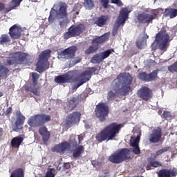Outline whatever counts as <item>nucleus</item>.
Listing matches in <instances>:
<instances>
[{"instance_id":"f257e3e1","label":"nucleus","mask_w":177,"mask_h":177,"mask_svg":"<svg viewBox=\"0 0 177 177\" xmlns=\"http://www.w3.org/2000/svg\"><path fill=\"white\" fill-rule=\"evenodd\" d=\"M118 83L117 86L118 88L115 90L111 91L108 94V99H113L115 96V93H123V95H127L129 91H131V83L132 82V76L129 74L122 73L118 77Z\"/></svg>"},{"instance_id":"7ed1b4c3","label":"nucleus","mask_w":177,"mask_h":177,"mask_svg":"<svg viewBox=\"0 0 177 177\" xmlns=\"http://www.w3.org/2000/svg\"><path fill=\"white\" fill-rule=\"evenodd\" d=\"M66 16H67V5L61 3L53 6L50 12L48 21L53 23V21L60 20V19H64Z\"/></svg>"},{"instance_id":"5701e85b","label":"nucleus","mask_w":177,"mask_h":177,"mask_svg":"<svg viewBox=\"0 0 177 177\" xmlns=\"http://www.w3.org/2000/svg\"><path fill=\"white\" fill-rule=\"evenodd\" d=\"M149 38V35L145 33L140 35V38L137 40L136 45L139 49H143L146 46V39Z\"/></svg>"},{"instance_id":"79ce46f5","label":"nucleus","mask_w":177,"mask_h":177,"mask_svg":"<svg viewBox=\"0 0 177 177\" xmlns=\"http://www.w3.org/2000/svg\"><path fill=\"white\" fill-rule=\"evenodd\" d=\"M148 75L151 78L149 79V81H153V80H156V78H157V71H154L153 73Z\"/></svg>"},{"instance_id":"6e6552de","label":"nucleus","mask_w":177,"mask_h":177,"mask_svg":"<svg viewBox=\"0 0 177 177\" xmlns=\"http://www.w3.org/2000/svg\"><path fill=\"white\" fill-rule=\"evenodd\" d=\"M85 30V25L82 24L73 25L68 28V32L64 34V37L65 39H68V38H71V37H78L81 35Z\"/></svg>"},{"instance_id":"09e8293b","label":"nucleus","mask_w":177,"mask_h":177,"mask_svg":"<svg viewBox=\"0 0 177 177\" xmlns=\"http://www.w3.org/2000/svg\"><path fill=\"white\" fill-rule=\"evenodd\" d=\"M112 3H115L118 6H122V2L120 0H111Z\"/></svg>"},{"instance_id":"dca6fc26","label":"nucleus","mask_w":177,"mask_h":177,"mask_svg":"<svg viewBox=\"0 0 177 177\" xmlns=\"http://www.w3.org/2000/svg\"><path fill=\"white\" fill-rule=\"evenodd\" d=\"M140 140V134L131 136L130 140V146L133 147L132 152L134 154H140V148H139V141Z\"/></svg>"},{"instance_id":"c03bdc74","label":"nucleus","mask_w":177,"mask_h":177,"mask_svg":"<svg viewBox=\"0 0 177 177\" xmlns=\"http://www.w3.org/2000/svg\"><path fill=\"white\" fill-rule=\"evenodd\" d=\"M163 117H164V118H171L172 115L171 114V112H169V111H164Z\"/></svg>"},{"instance_id":"052dcab7","label":"nucleus","mask_w":177,"mask_h":177,"mask_svg":"<svg viewBox=\"0 0 177 177\" xmlns=\"http://www.w3.org/2000/svg\"><path fill=\"white\" fill-rule=\"evenodd\" d=\"M104 177L107 176V175L104 176Z\"/></svg>"},{"instance_id":"6e6d98bb","label":"nucleus","mask_w":177,"mask_h":177,"mask_svg":"<svg viewBox=\"0 0 177 177\" xmlns=\"http://www.w3.org/2000/svg\"><path fill=\"white\" fill-rule=\"evenodd\" d=\"M79 141L82 140V138H81V136H78Z\"/></svg>"},{"instance_id":"aec40b11","label":"nucleus","mask_w":177,"mask_h":177,"mask_svg":"<svg viewBox=\"0 0 177 177\" xmlns=\"http://www.w3.org/2000/svg\"><path fill=\"white\" fill-rule=\"evenodd\" d=\"M161 138V129L157 127L154 129L151 133L149 136V141L152 142L153 143H157L158 140Z\"/></svg>"},{"instance_id":"680f3d73","label":"nucleus","mask_w":177,"mask_h":177,"mask_svg":"<svg viewBox=\"0 0 177 177\" xmlns=\"http://www.w3.org/2000/svg\"><path fill=\"white\" fill-rule=\"evenodd\" d=\"M68 164H66V166H68Z\"/></svg>"},{"instance_id":"8fccbe9b","label":"nucleus","mask_w":177,"mask_h":177,"mask_svg":"<svg viewBox=\"0 0 177 177\" xmlns=\"http://www.w3.org/2000/svg\"><path fill=\"white\" fill-rule=\"evenodd\" d=\"M157 13H159L160 15H161V13H162V10L161 9L155 10L154 11L155 16H157Z\"/></svg>"},{"instance_id":"bf43d9fd","label":"nucleus","mask_w":177,"mask_h":177,"mask_svg":"<svg viewBox=\"0 0 177 177\" xmlns=\"http://www.w3.org/2000/svg\"><path fill=\"white\" fill-rule=\"evenodd\" d=\"M147 169H148V170L150 169V167H147Z\"/></svg>"},{"instance_id":"e433bc0d","label":"nucleus","mask_w":177,"mask_h":177,"mask_svg":"<svg viewBox=\"0 0 177 177\" xmlns=\"http://www.w3.org/2000/svg\"><path fill=\"white\" fill-rule=\"evenodd\" d=\"M23 0H12L10 4V9H15V8L20 5V2Z\"/></svg>"},{"instance_id":"13d9d810","label":"nucleus","mask_w":177,"mask_h":177,"mask_svg":"<svg viewBox=\"0 0 177 177\" xmlns=\"http://www.w3.org/2000/svg\"><path fill=\"white\" fill-rule=\"evenodd\" d=\"M1 96H3V93H2V92H0V97H1Z\"/></svg>"},{"instance_id":"9d476101","label":"nucleus","mask_w":177,"mask_h":177,"mask_svg":"<svg viewBox=\"0 0 177 177\" xmlns=\"http://www.w3.org/2000/svg\"><path fill=\"white\" fill-rule=\"evenodd\" d=\"M109 114V106L106 104H100L95 109V115L100 121H104Z\"/></svg>"},{"instance_id":"20e7f679","label":"nucleus","mask_w":177,"mask_h":177,"mask_svg":"<svg viewBox=\"0 0 177 177\" xmlns=\"http://www.w3.org/2000/svg\"><path fill=\"white\" fill-rule=\"evenodd\" d=\"M131 158V151L128 149H119L109 158V160L114 164H120L125 160Z\"/></svg>"},{"instance_id":"7c9ffc66","label":"nucleus","mask_w":177,"mask_h":177,"mask_svg":"<svg viewBox=\"0 0 177 177\" xmlns=\"http://www.w3.org/2000/svg\"><path fill=\"white\" fill-rule=\"evenodd\" d=\"M37 115L39 117L40 125H42L44 124H46V122L50 121V116H49L48 115L40 114V115Z\"/></svg>"},{"instance_id":"4c0bfd02","label":"nucleus","mask_w":177,"mask_h":177,"mask_svg":"<svg viewBox=\"0 0 177 177\" xmlns=\"http://www.w3.org/2000/svg\"><path fill=\"white\" fill-rule=\"evenodd\" d=\"M8 69L0 64V77H6Z\"/></svg>"},{"instance_id":"c85d7f7f","label":"nucleus","mask_w":177,"mask_h":177,"mask_svg":"<svg viewBox=\"0 0 177 177\" xmlns=\"http://www.w3.org/2000/svg\"><path fill=\"white\" fill-rule=\"evenodd\" d=\"M75 106H77V100L75 97H73L68 100L66 109L67 111H71L75 109Z\"/></svg>"},{"instance_id":"5fc2aeb1","label":"nucleus","mask_w":177,"mask_h":177,"mask_svg":"<svg viewBox=\"0 0 177 177\" xmlns=\"http://www.w3.org/2000/svg\"><path fill=\"white\" fill-rule=\"evenodd\" d=\"M80 62H81V59L80 58H77L75 61V63H80Z\"/></svg>"},{"instance_id":"b1692460","label":"nucleus","mask_w":177,"mask_h":177,"mask_svg":"<svg viewBox=\"0 0 177 177\" xmlns=\"http://www.w3.org/2000/svg\"><path fill=\"white\" fill-rule=\"evenodd\" d=\"M39 132L42 136L44 142H48V140H49V138H50V133L48 131V129L46 127H41L39 129Z\"/></svg>"},{"instance_id":"ea45409f","label":"nucleus","mask_w":177,"mask_h":177,"mask_svg":"<svg viewBox=\"0 0 177 177\" xmlns=\"http://www.w3.org/2000/svg\"><path fill=\"white\" fill-rule=\"evenodd\" d=\"M95 50H97V47H89L87 50H86L85 53L86 55H90V53H93V52H95Z\"/></svg>"},{"instance_id":"f03ea898","label":"nucleus","mask_w":177,"mask_h":177,"mask_svg":"<svg viewBox=\"0 0 177 177\" xmlns=\"http://www.w3.org/2000/svg\"><path fill=\"white\" fill-rule=\"evenodd\" d=\"M122 128V124H118L117 123H111L105 127L102 131L98 133L96 136V140L102 142L104 140H111L120 133V129Z\"/></svg>"},{"instance_id":"ddd939ff","label":"nucleus","mask_w":177,"mask_h":177,"mask_svg":"<svg viewBox=\"0 0 177 177\" xmlns=\"http://www.w3.org/2000/svg\"><path fill=\"white\" fill-rule=\"evenodd\" d=\"M26 121V116L21 114V111H17L16 113V120L14 124H12V129L15 132H19L23 128V124Z\"/></svg>"},{"instance_id":"473e14b6","label":"nucleus","mask_w":177,"mask_h":177,"mask_svg":"<svg viewBox=\"0 0 177 177\" xmlns=\"http://www.w3.org/2000/svg\"><path fill=\"white\" fill-rule=\"evenodd\" d=\"M159 177H171L172 176V171L169 170H161L158 172Z\"/></svg>"},{"instance_id":"a18cd8bd","label":"nucleus","mask_w":177,"mask_h":177,"mask_svg":"<svg viewBox=\"0 0 177 177\" xmlns=\"http://www.w3.org/2000/svg\"><path fill=\"white\" fill-rule=\"evenodd\" d=\"M92 164L93 165H94V167H95V168H100V167H102V165H103V163L99 161L93 162Z\"/></svg>"},{"instance_id":"6ab92c4d","label":"nucleus","mask_w":177,"mask_h":177,"mask_svg":"<svg viewBox=\"0 0 177 177\" xmlns=\"http://www.w3.org/2000/svg\"><path fill=\"white\" fill-rule=\"evenodd\" d=\"M10 35L12 39H19L21 35V27L14 25L10 28Z\"/></svg>"},{"instance_id":"f704fd0d","label":"nucleus","mask_w":177,"mask_h":177,"mask_svg":"<svg viewBox=\"0 0 177 177\" xmlns=\"http://www.w3.org/2000/svg\"><path fill=\"white\" fill-rule=\"evenodd\" d=\"M84 5L86 9H92L95 6L92 0H84Z\"/></svg>"},{"instance_id":"423d86ee","label":"nucleus","mask_w":177,"mask_h":177,"mask_svg":"<svg viewBox=\"0 0 177 177\" xmlns=\"http://www.w3.org/2000/svg\"><path fill=\"white\" fill-rule=\"evenodd\" d=\"M169 39L168 34L165 32H160L157 34L155 41L152 44V49H157V45L160 50H167V42Z\"/></svg>"},{"instance_id":"a211bd4d","label":"nucleus","mask_w":177,"mask_h":177,"mask_svg":"<svg viewBox=\"0 0 177 177\" xmlns=\"http://www.w3.org/2000/svg\"><path fill=\"white\" fill-rule=\"evenodd\" d=\"M154 19V16L147 14V13H141L138 14L136 19V22L139 24H145L146 23H150Z\"/></svg>"},{"instance_id":"49530a36","label":"nucleus","mask_w":177,"mask_h":177,"mask_svg":"<svg viewBox=\"0 0 177 177\" xmlns=\"http://www.w3.org/2000/svg\"><path fill=\"white\" fill-rule=\"evenodd\" d=\"M100 2L104 8H107V6L109 5V0H100Z\"/></svg>"},{"instance_id":"a19ab883","label":"nucleus","mask_w":177,"mask_h":177,"mask_svg":"<svg viewBox=\"0 0 177 177\" xmlns=\"http://www.w3.org/2000/svg\"><path fill=\"white\" fill-rule=\"evenodd\" d=\"M169 150V147H165L162 149H160L156 152V156H161L163 153H165V151H168Z\"/></svg>"},{"instance_id":"f3484780","label":"nucleus","mask_w":177,"mask_h":177,"mask_svg":"<svg viewBox=\"0 0 177 177\" xmlns=\"http://www.w3.org/2000/svg\"><path fill=\"white\" fill-rule=\"evenodd\" d=\"M77 52V47L71 46L58 54L59 59H70L74 57Z\"/></svg>"},{"instance_id":"bb28decb","label":"nucleus","mask_w":177,"mask_h":177,"mask_svg":"<svg viewBox=\"0 0 177 177\" xmlns=\"http://www.w3.org/2000/svg\"><path fill=\"white\" fill-rule=\"evenodd\" d=\"M110 37V33H106L104 35L95 38L93 39V44H103V42H106L107 39Z\"/></svg>"},{"instance_id":"72a5a7b5","label":"nucleus","mask_w":177,"mask_h":177,"mask_svg":"<svg viewBox=\"0 0 177 177\" xmlns=\"http://www.w3.org/2000/svg\"><path fill=\"white\" fill-rule=\"evenodd\" d=\"M10 177H24V172L23 171V169H19L14 171Z\"/></svg>"},{"instance_id":"cd10ccee","label":"nucleus","mask_w":177,"mask_h":177,"mask_svg":"<svg viewBox=\"0 0 177 177\" xmlns=\"http://www.w3.org/2000/svg\"><path fill=\"white\" fill-rule=\"evenodd\" d=\"M107 17L102 16L99 18H94L93 21L94 24H97L99 27H102V26H104L106 24V21H107Z\"/></svg>"},{"instance_id":"c756f323","label":"nucleus","mask_w":177,"mask_h":177,"mask_svg":"<svg viewBox=\"0 0 177 177\" xmlns=\"http://www.w3.org/2000/svg\"><path fill=\"white\" fill-rule=\"evenodd\" d=\"M165 13L166 16H169L170 19H174L177 16V9L167 8L165 10Z\"/></svg>"},{"instance_id":"393cba45","label":"nucleus","mask_w":177,"mask_h":177,"mask_svg":"<svg viewBox=\"0 0 177 177\" xmlns=\"http://www.w3.org/2000/svg\"><path fill=\"white\" fill-rule=\"evenodd\" d=\"M25 58H26V53H16L15 54V60L8 59V64H15V62H16L17 63H19L20 60H23V59H25Z\"/></svg>"},{"instance_id":"c9c22d12","label":"nucleus","mask_w":177,"mask_h":177,"mask_svg":"<svg viewBox=\"0 0 177 177\" xmlns=\"http://www.w3.org/2000/svg\"><path fill=\"white\" fill-rule=\"evenodd\" d=\"M138 78L142 81H150L152 77H149V75L146 74V73H142L139 74Z\"/></svg>"},{"instance_id":"4be33fe9","label":"nucleus","mask_w":177,"mask_h":177,"mask_svg":"<svg viewBox=\"0 0 177 177\" xmlns=\"http://www.w3.org/2000/svg\"><path fill=\"white\" fill-rule=\"evenodd\" d=\"M28 124L30 126L31 128H38V127H40L41 123L38 115L30 117L28 120Z\"/></svg>"},{"instance_id":"3c124183","label":"nucleus","mask_w":177,"mask_h":177,"mask_svg":"<svg viewBox=\"0 0 177 177\" xmlns=\"http://www.w3.org/2000/svg\"><path fill=\"white\" fill-rule=\"evenodd\" d=\"M33 93H34L35 95H37V96H39V90L34 89V90H33Z\"/></svg>"},{"instance_id":"39448f33","label":"nucleus","mask_w":177,"mask_h":177,"mask_svg":"<svg viewBox=\"0 0 177 177\" xmlns=\"http://www.w3.org/2000/svg\"><path fill=\"white\" fill-rule=\"evenodd\" d=\"M131 12H132V8L130 7L122 8L120 10V15L118 17L115 24L113 29V35H115V34H117V31H118L120 26H124V24H125V21L128 20V16Z\"/></svg>"},{"instance_id":"37998d69","label":"nucleus","mask_w":177,"mask_h":177,"mask_svg":"<svg viewBox=\"0 0 177 177\" xmlns=\"http://www.w3.org/2000/svg\"><path fill=\"white\" fill-rule=\"evenodd\" d=\"M32 78L33 80V82L35 84V82H37V80H38V78H39V76L38 75V73H32Z\"/></svg>"},{"instance_id":"864d4df0","label":"nucleus","mask_w":177,"mask_h":177,"mask_svg":"<svg viewBox=\"0 0 177 177\" xmlns=\"http://www.w3.org/2000/svg\"><path fill=\"white\" fill-rule=\"evenodd\" d=\"M12 111V107H9L6 111V114H9Z\"/></svg>"},{"instance_id":"2f4dec72","label":"nucleus","mask_w":177,"mask_h":177,"mask_svg":"<svg viewBox=\"0 0 177 177\" xmlns=\"http://www.w3.org/2000/svg\"><path fill=\"white\" fill-rule=\"evenodd\" d=\"M84 153V147L79 146L73 151V157H80Z\"/></svg>"},{"instance_id":"a878e982","label":"nucleus","mask_w":177,"mask_h":177,"mask_svg":"<svg viewBox=\"0 0 177 177\" xmlns=\"http://www.w3.org/2000/svg\"><path fill=\"white\" fill-rule=\"evenodd\" d=\"M23 140H24V138L21 136L14 138L11 141L12 147L15 149H19Z\"/></svg>"},{"instance_id":"1a4fd4ad","label":"nucleus","mask_w":177,"mask_h":177,"mask_svg":"<svg viewBox=\"0 0 177 177\" xmlns=\"http://www.w3.org/2000/svg\"><path fill=\"white\" fill-rule=\"evenodd\" d=\"M50 57V50H46L43 51L39 56V61L37 64V68L36 71H38V73H42L43 70H46L48 66L45 68V64H48V62L46 60L49 59Z\"/></svg>"},{"instance_id":"0eeeda50","label":"nucleus","mask_w":177,"mask_h":177,"mask_svg":"<svg viewBox=\"0 0 177 177\" xmlns=\"http://www.w3.org/2000/svg\"><path fill=\"white\" fill-rule=\"evenodd\" d=\"M95 68H90L84 73H82L80 76H79L76 80H75L72 82V89H77V88H80L81 85L85 84L86 81H89L91 78V73H93Z\"/></svg>"},{"instance_id":"58836bf2","label":"nucleus","mask_w":177,"mask_h":177,"mask_svg":"<svg viewBox=\"0 0 177 177\" xmlns=\"http://www.w3.org/2000/svg\"><path fill=\"white\" fill-rule=\"evenodd\" d=\"M10 38L8 35H3L0 38V44H5L6 42H9Z\"/></svg>"},{"instance_id":"4d7b16f0","label":"nucleus","mask_w":177,"mask_h":177,"mask_svg":"<svg viewBox=\"0 0 177 177\" xmlns=\"http://www.w3.org/2000/svg\"><path fill=\"white\" fill-rule=\"evenodd\" d=\"M0 136H2V129H0Z\"/></svg>"},{"instance_id":"4468645a","label":"nucleus","mask_w":177,"mask_h":177,"mask_svg":"<svg viewBox=\"0 0 177 177\" xmlns=\"http://www.w3.org/2000/svg\"><path fill=\"white\" fill-rule=\"evenodd\" d=\"M111 53H113V50H107L106 51L100 53L95 55H94L92 58H91V63H100V62H103V60H104V59H107V57H109L110 56V55H111Z\"/></svg>"},{"instance_id":"412c9836","label":"nucleus","mask_w":177,"mask_h":177,"mask_svg":"<svg viewBox=\"0 0 177 177\" xmlns=\"http://www.w3.org/2000/svg\"><path fill=\"white\" fill-rule=\"evenodd\" d=\"M138 95L144 100H149L151 97V90L147 87H142L138 91Z\"/></svg>"},{"instance_id":"9b49d317","label":"nucleus","mask_w":177,"mask_h":177,"mask_svg":"<svg viewBox=\"0 0 177 177\" xmlns=\"http://www.w3.org/2000/svg\"><path fill=\"white\" fill-rule=\"evenodd\" d=\"M77 145V142H75V140H74V138L71 139V144H69L67 142H65L64 143L58 144L55 145L53 149V151H55L57 153H63V151H68L70 150L71 146H75Z\"/></svg>"},{"instance_id":"603ef678","label":"nucleus","mask_w":177,"mask_h":177,"mask_svg":"<svg viewBox=\"0 0 177 177\" xmlns=\"http://www.w3.org/2000/svg\"><path fill=\"white\" fill-rule=\"evenodd\" d=\"M5 8V5L3 3H0V11Z\"/></svg>"},{"instance_id":"2eb2a0df","label":"nucleus","mask_w":177,"mask_h":177,"mask_svg":"<svg viewBox=\"0 0 177 177\" xmlns=\"http://www.w3.org/2000/svg\"><path fill=\"white\" fill-rule=\"evenodd\" d=\"M75 71H70L68 73L59 76L55 79L57 84H64V82H71V79L75 77Z\"/></svg>"},{"instance_id":"f8f14e48","label":"nucleus","mask_w":177,"mask_h":177,"mask_svg":"<svg viewBox=\"0 0 177 177\" xmlns=\"http://www.w3.org/2000/svg\"><path fill=\"white\" fill-rule=\"evenodd\" d=\"M80 118H81V113L80 112H73L66 118L63 124L66 127H71L74 124H78L80 122Z\"/></svg>"},{"instance_id":"de8ad7c7","label":"nucleus","mask_w":177,"mask_h":177,"mask_svg":"<svg viewBox=\"0 0 177 177\" xmlns=\"http://www.w3.org/2000/svg\"><path fill=\"white\" fill-rule=\"evenodd\" d=\"M151 167H154L155 168H157V167H160L161 165V163L157 161H152L151 162Z\"/></svg>"}]
</instances>
